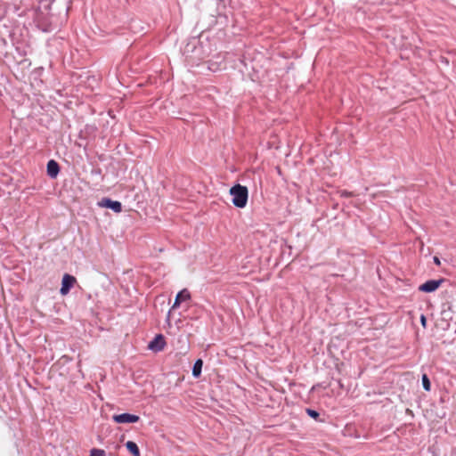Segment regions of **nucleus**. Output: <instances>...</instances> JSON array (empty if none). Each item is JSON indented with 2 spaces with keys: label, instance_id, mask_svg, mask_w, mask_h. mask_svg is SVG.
Returning <instances> with one entry per match:
<instances>
[{
  "label": "nucleus",
  "instance_id": "obj_13",
  "mask_svg": "<svg viewBox=\"0 0 456 456\" xmlns=\"http://www.w3.org/2000/svg\"><path fill=\"white\" fill-rule=\"evenodd\" d=\"M439 287H419V290L426 292V293H431L436 290Z\"/></svg>",
  "mask_w": 456,
  "mask_h": 456
},
{
  "label": "nucleus",
  "instance_id": "obj_16",
  "mask_svg": "<svg viewBox=\"0 0 456 456\" xmlns=\"http://www.w3.org/2000/svg\"><path fill=\"white\" fill-rule=\"evenodd\" d=\"M420 323L423 328L427 327V317L424 314L420 315Z\"/></svg>",
  "mask_w": 456,
  "mask_h": 456
},
{
  "label": "nucleus",
  "instance_id": "obj_15",
  "mask_svg": "<svg viewBox=\"0 0 456 456\" xmlns=\"http://www.w3.org/2000/svg\"><path fill=\"white\" fill-rule=\"evenodd\" d=\"M72 287H61L60 292L62 296L69 293Z\"/></svg>",
  "mask_w": 456,
  "mask_h": 456
},
{
  "label": "nucleus",
  "instance_id": "obj_5",
  "mask_svg": "<svg viewBox=\"0 0 456 456\" xmlns=\"http://www.w3.org/2000/svg\"><path fill=\"white\" fill-rule=\"evenodd\" d=\"M191 294L187 289H183L176 294L172 309L177 308L183 302L190 299Z\"/></svg>",
  "mask_w": 456,
  "mask_h": 456
},
{
  "label": "nucleus",
  "instance_id": "obj_6",
  "mask_svg": "<svg viewBox=\"0 0 456 456\" xmlns=\"http://www.w3.org/2000/svg\"><path fill=\"white\" fill-rule=\"evenodd\" d=\"M60 167L58 163L55 160H50L47 163V174L52 178H54L59 174Z\"/></svg>",
  "mask_w": 456,
  "mask_h": 456
},
{
  "label": "nucleus",
  "instance_id": "obj_14",
  "mask_svg": "<svg viewBox=\"0 0 456 456\" xmlns=\"http://www.w3.org/2000/svg\"><path fill=\"white\" fill-rule=\"evenodd\" d=\"M442 281H443V280H438V281H436V280H430V281H427L422 285H427V286H429V285H440Z\"/></svg>",
  "mask_w": 456,
  "mask_h": 456
},
{
  "label": "nucleus",
  "instance_id": "obj_1",
  "mask_svg": "<svg viewBox=\"0 0 456 456\" xmlns=\"http://www.w3.org/2000/svg\"><path fill=\"white\" fill-rule=\"evenodd\" d=\"M230 194L232 196V203L239 208L246 207L248 199V191L246 186L236 184L230 189Z\"/></svg>",
  "mask_w": 456,
  "mask_h": 456
},
{
  "label": "nucleus",
  "instance_id": "obj_10",
  "mask_svg": "<svg viewBox=\"0 0 456 456\" xmlns=\"http://www.w3.org/2000/svg\"><path fill=\"white\" fill-rule=\"evenodd\" d=\"M77 280L74 276L70 274H65L62 278L61 285H73L76 283Z\"/></svg>",
  "mask_w": 456,
  "mask_h": 456
},
{
  "label": "nucleus",
  "instance_id": "obj_4",
  "mask_svg": "<svg viewBox=\"0 0 456 456\" xmlns=\"http://www.w3.org/2000/svg\"><path fill=\"white\" fill-rule=\"evenodd\" d=\"M98 204L100 207L110 208L116 213L122 211V205L119 201H114L108 198L102 199Z\"/></svg>",
  "mask_w": 456,
  "mask_h": 456
},
{
  "label": "nucleus",
  "instance_id": "obj_7",
  "mask_svg": "<svg viewBox=\"0 0 456 456\" xmlns=\"http://www.w3.org/2000/svg\"><path fill=\"white\" fill-rule=\"evenodd\" d=\"M203 361L201 359H197L192 366L191 374L194 378H199L202 372Z\"/></svg>",
  "mask_w": 456,
  "mask_h": 456
},
{
  "label": "nucleus",
  "instance_id": "obj_18",
  "mask_svg": "<svg viewBox=\"0 0 456 456\" xmlns=\"http://www.w3.org/2000/svg\"><path fill=\"white\" fill-rule=\"evenodd\" d=\"M434 260V263L436 265H441V262H440V259L438 256H434L433 258Z\"/></svg>",
  "mask_w": 456,
  "mask_h": 456
},
{
  "label": "nucleus",
  "instance_id": "obj_19",
  "mask_svg": "<svg viewBox=\"0 0 456 456\" xmlns=\"http://www.w3.org/2000/svg\"><path fill=\"white\" fill-rule=\"evenodd\" d=\"M343 194H346V195H351V193H348V192H344Z\"/></svg>",
  "mask_w": 456,
  "mask_h": 456
},
{
  "label": "nucleus",
  "instance_id": "obj_3",
  "mask_svg": "<svg viewBox=\"0 0 456 456\" xmlns=\"http://www.w3.org/2000/svg\"><path fill=\"white\" fill-rule=\"evenodd\" d=\"M166 339L164 335L157 334L152 340L148 344V348L152 352H161L166 346Z\"/></svg>",
  "mask_w": 456,
  "mask_h": 456
},
{
  "label": "nucleus",
  "instance_id": "obj_2",
  "mask_svg": "<svg viewBox=\"0 0 456 456\" xmlns=\"http://www.w3.org/2000/svg\"><path fill=\"white\" fill-rule=\"evenodd\" d=\"M112 419L114 422L118 424H130L138 422L140 420V417L136 414L124 412L120 414H114L112 416Z\"/></svg>",
  "mask_w": 456,
  "mask_h": 456
},
{
  "label": "nucleus",
  "instance_id": "obj_8",
  "mask_svg": "<svg viewBox=\"0 0 456 456\" xmlns=\"http://www.w3.org/2000/svg\"><path fill=\"white\" fill-rule=\"evenodd\" d=\"M126 448L129 452L133 454V456H141L140 455V449L137 445V444L134 441H127L126 443Z\"/></svg>",
  "mask_w": 456,
  "mask_h": 456
},
{
  "label": "nucleus",
  "instance_id": "obj_12",
  "mask_svg": "<svg viewBox=\"0 0 456 456\" xmlns=\"http://www.w3.org/2000/svg\"><path fill=\"white\" fill-rule=\"evenodd\" d=\"M89 456H106L105 451L102 449L93 448Z\"/></svg>",
  "mask_w": 456,
  "mask_h": 456
},
{
  "label": "nucleus",
  "instance_id": "obj_9",
  "mask_svg": "<svg viewBox=\"0 0 456 456\" xmlns=\"http://www.w3.org/2000/svg\"><path fill=\"white\" fill-rule=\"evenodd\" d=\"M421 383H422V387H423V389L425 391H430L431 389V382H430V379L428 377L427 374H423L422 377H421Z\"/></svg>",
  "mask_w": 456,
  "mask_h": 456
},
{
  "label": "nucleus",
  "instance_id": "obj_11",
  "mask_svg": "<svg viewBox=\"0 0 456 456\" xmlns=\"http://www.w3.org/2000/svg\"><path fill=\"white\" fill-rule=\"evenodd\" d=\"M305 411L309 417H311L312 419H314L315 420H317L320 417V413L316 410L307 408L305 410Z\"/></svg>",
  "mask_w": 456,
  "mask_h": 456
},
{
  "label": "nucleus",
  "instance_id": "obj_17",
  "mask_svg": "<svg viewBox=\"0 0 456 456\" xmlns=\"http://www.w3.org/2000/svg\"><path fill=\"white\" fill-rule=\"evenodd\" d=\"M170 314H171V311H168L167 318H166V323L168 327H171Z\"/></svg>",
  "mask_w": 456,
  "mask_h": 456
}]
</instances>
